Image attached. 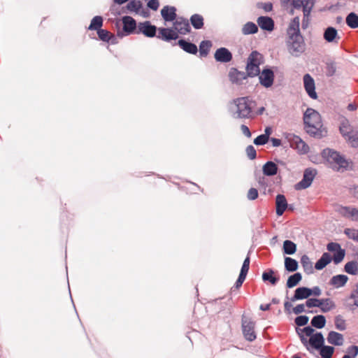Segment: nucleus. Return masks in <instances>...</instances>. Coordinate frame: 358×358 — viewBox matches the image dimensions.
I'll list each match as a JSON object with an SVG mask.
<instances>
[{
	"label": "nucleus",
	"instance_id": "052dcab7",
	"mask_svg": "<svg viewBox=\"0 0 358 358\" xmlns=\"http://www.w3.org/2000/svg\"><path fill=\"white\" fill-rule=\"evenodd\" d=\"M258 197V191L255 188H250L248 192V198L250 200H255Z\"/></svg>",
	"mask_w": 358,
	"mask_h": 358
},
{
	"label": "nucleus",
	"instance_id": "9d476101",
	"mask_svg": "<svg viewBox=\"0 0 358 358\" xmlns=\"http://www.w3.org/2000/svg\"><path fill=\"white\" fill-rule=\"evenodd\" d=\"M315 175L316 171L315 169H306L303 173V179L295 185L296 189H304L310 187Z\"/></svg>",
	"mask_w": 358,
	"mask_h": 358
},
{
	"label": "nucleus",
	"instance_id": "09e8293b",
	"mask_svg": "<svg viewBox=\"0 0 358 358\" xmlns=\"http://www.w3.org/2000/svg\"><path fill=\"white\" fill-rule=\"evenodd\" d=\"M320 349L322 358H330L334 352V348L328 345H322Z\"/></svg>",
	"mask_w": 358,
	"mask_h": 358
},
{
	"label": "nucleus",
	"instance_id": "bf43d9fd",
	"mask_svg": "<svg viewBox=\"0 0 358 358\" xmlns=\"http://www.w3.org/2000/svg\"><path fill=\"white\" fill-rule=\"evenodd\" d=\"M248 157L250 159H254L256 157V150L252 145H249L246 148Z\"/></svg>",
	"mask_w": 358,
	"mask_h": 358
},
{
	"label": "nucleus",
	"instance_id": "c9c22d12",
	"mask_svg": "<svg viewBox=\"0 0 358 358\" xmlns=\"http://www.w3.org/2000/svg\"><path fill=\"white\" fill-rule=\"evenodd\" d=\"M344 270L346 273L350 275L358 274V262L356 261H351L345 264Z\"/></svg>",
	"mask_w": 358,
	"mask_h": 358
},
{
	"label": "nucleus",
	"instance_id": "f3484780",
	"mask_svg": "<svg viewBox=\"0 0 358 358\" xmlns=\"http://www.w3.org/2000/svg\"><path fill=\"white\" fill-rule=\"evenodd\" d=\"M173 29L178 34H186L190 31V26L187 20L178 17L173 23Z\"/></svg>",
	"mask_w": 358,
	"mask_h": 358
},
{
	"label": "nucleus",
	"instance_id": "f03ea898",
	"mask_svg": "<svg viewBox=\"0 0 358 358\" xmlns=\"http://www.w3.org/2000/svg\"><path fill=\"white\" fill-rule=\"evenodd\" d=\"M322 155L329 167L335 171H344L350 166L351 162L336 151L325 149L322 151Z\"/></svg>",
	"mask_w": 358,
	"mask_h": 358
},
{
	"label": "nucleus",
	"instance_id": "37998d69",
	"mask_svg": "<svg viewBox=\"0 0 358 358\" xmlns=\"http://www.w3.org/2000/svg\"><path fill=\"white\" fill-rule=\"evenodd\" d=\"M283 250L287 255H292L296 250V245L291 241H285L283 243Z\"/></svg>",
	"mask_w": 358,
	"mask_h": 358
},
{
	"label": "nucleus",
	"instance_id": "423d86ee",
	"mask_svg": "<svg viewBox=\"0 0 358 358\" xmlns=\"http://www.w3.org/2000/svg\"><path fill=\"white\" fill-rule=\"evenodd\" d=\"M263 63V56L257 51H253L248 59L246 71L250 76H256L259 74V65Z\"/></svg>",
	"mask_w": 358,
	"mask_h": 358
},
{
	"label": "nucleus",
	"instance_id": "6e6552de",
	"mask_svg": "<svg viewBox=\"0 0 358 358\" xmlns=\"http://www.w3.org/2000/svg\"><path fill=\"white\" fill-rule=\"evenodd\" d=\"M336 211L345 218L358 222V208L354 206H338Z\"/></svg>",
	"mask_w": 358,
	"mask_h": 358
},
{
	"label": "nucleus",
	"instance_id": "c03bdc74",
	"mask_svg": "<svg viewBox=\"0 0 358 358\" xmlns=\"http://www.w3.org/2000/svg\"><path fill=\"white\" fill-rule=\"evenodd\" d=\"M103 24V19L101 16H95L89 26L90 30H99Z\"/></svg>",
	"mask_w": 358,
	"mask_h": 358
},
{
	"label": "nucleus",
	"instance_id": "b1692460",
	"mask_svg": "<svg viewBox=\"0 0 358 358\" xmlns=\"http://www.w3.org/2000/svg\"><path fill=\"white\" fill-rule=\"evenodd\" d=\"M215 59L220 62H229L232 59L231 53L225 48L217 49L215 53Z\"/></svg>",
	"mask_w": 358,
	"mask_h": 358
},
{
	"label": "nucleus",
	"instance_id": "79ce46f5",
	"mask_svg": "<svg viewBox=\"0 0 358 358\" xmlns=\"http://www.w3.org/2000/svg\"><path fill=\"white\" fill-rule=\"evenodd\" d=\"M302 277L300 273H296L289 277L287 281V286L289 288L296 286L301 280Z\"/></svg>",
	"mask_w": 358,
	"mask_h": 358
},
{
	"label": "nucleus",
	"instance_id": "bb28decb",
	"mask_svg": "<svg viewBox=\"0 0 358 358\" xmlns=\"http://www.w3.org/2000/svg\"><path fill=\"white\" fill-rule=\"evenodd\" d=\"M324 38L329 43H338L339 36L337 30L332 27L327 28L324 33Z\"/></svg>",
	"mask_w": 358,
	"mask_h": 358
},
{
	"label": "nucleus",
	"instance_id": "c85d7f7f",
	"mask_svg": "<svg viewBox=\"0 0 358 358\" xmlns=\"http://www.w3.org/2000/svg\"><path fill=\"white\" fill-rule=\"evenodd\" d=\"M327 341L334 345H342L344 339L341 334L336 331H330L327 336Z\"/></svg>",
	"mask_w": 358,
	"mask_h": 358
},
{
	"label": "nucleus",
	"instance_id": "774afa93",
	"mask_svg": "<svg viewBox=\"0 0 358 358\" xmlns=\"http://www.w3.org/2000/svg\"><path fill=\"white\" fill-rule=\"evenodd\" d=\"M245 280V278L239 275L238 278L237 279V280L235 283L236 287L239 288L242 285V284L243 283Z\"/></svg>",
	"mask_w": 358,
	"mask_h": 358
},
{
	"label": "nucleus",
	"instance_id": "0e129e2a",
	"mask_svg": "<svg viewBox=\"0 0 358 358\" xmlns=\"http://www.w3.org/2000/svg\"><path fill=\"white\" fill-rule=\"evenodd\" d=\"M305 310V306L303 304H299L293 308V312L296 315L303 313Z\"/></svg>",
	"mask_w": 358,
	"mask_h": 358
},
{
	"label": "nucleus",
	"instance_id": "de8ad7c7",
	"mask_svg": "<svg viewBox=\"0 0 358 358\" xmlns=\"http://www.w3.org/2000/svg\"><path fill=\"white\" fill-rule=\"evenodd\" d=\"M345 139L348 141V143L352 147H357L358 146V131L354 130L350 134L345 137Z\"/></svg>",
	"mask_w": 358,
	"mask_h": 358
},
{
	"label": "nucleus",
	"instance_id": "a18cd8bd",
	"mask_svg": "<svg viewBox=\"0 0 358 358\" xmlns=\"http://www.w3.org/2000/svg\"><path fill=\"white\" fill-rule=\"evenodd\" d=\"M346 23L352 29L358 27V15L354 13H350L346 17Z\"/></svg>",
	"mask_w": 358,
	"mask_h": 358
},
{
	"label": "nucleus",
	"instance_id": "e433bc0d",
	"mask_svg": "<svg viewBox=\"0 0 358 358\" xmlns=\"http://www.w3.org/2000/svg\"><path fill=\"white\" fill-rule=\"evenodd\" d=\"M326 319L324 315H318L314 316L311 320V324L317 329H322L325 326Z\"/></svg>",
	"mask_w": 358,
	"mask_h": 358
},
{
	"label": "nucleus",
	"instance_id": "9b49d317",
	"mask_svg": "<svg viewBox=\"0 0 358 358\" xmlns=\"http://www.w3.org/2000/svg\"><path fill=\"white\" fill-rule=\"evenodd\" d=\"M315 0H292V5L294 8H303L304 17H308L313 9Z\"/></svg>",
	"mask_w": 358,
	"mask_h": 358
},
{
	"label": "nucleus",
	"instance_id": "3c124183",
	"mask_svg": "<svg viewBox=\"0 0 358 358\" xmlns=\"http://www.w3.org/2000/svg\"><path fill=\"white\" fill-rule=\"evenodd\" d=\"M203 17L197 14L193 15L191 17L192 24L195 29H200L202 27L203 24Z\"/></svg>",
	"mask_w": 358,
	"mask_h": 358
},
{
	"label": "nucleus",
	"instance_id": "a19ab883",
	"mask_svg": "<svg viewBox=\"0 0 358 358\" xmlns=\"http://www.w3.org/2000/svg\"><path fill=\"white\" fill-rule=\"evenodd\" d=\"M257 31V26L251 22H247L242 28V32L245 35L255 34Z\"/></svg>",
	"mask_w": 358,
	"mask_h": 358
},
{
	"label": "nucleus",
	"instance_id": "49530a36",
	"mask_svg": "<svg viewBox=\"0 0 358 358\" xmlns=\"http://www.w3.org/2000/svg\"><path fill=\"white\" fill-rule=\"evenodd\" d=\"M335 327L339 331H344L346 329V322L343 317L338 315L334 318Z\"/></svg>",
	"mask_w": 358,
	"mask_h": 358
},
{
	"label": "nucleus",
	"instance_id": "473e14b6",
	"mask_svg": "<svg viewBox=\"0 0 358 358\" xmlns=\"http://www.w3.org/2000/svg\"><path fill=\"white\" fill-rule=\"evenodd\" d=\"M180 47L185 52L191 54H196L197 52V47L196 45L187 42L184 40H180L178 41Z\"/></svg>",
	"mask_w": 358,
	"mask_h": 358
},
{
	"label": "nucleus",
	"instance_id": "aec40b11",
	"mask_svg": "<svg viewBox=\"0 0 358 358\" xmlns=\"http://www.w3.org/2000/svg\"><path fill=\"white\" fill-rule=\"evenodd\" d=\"M229 77L230 81L237 85L243 84V81L247 78V76L244 72L238 71L235 69H231Z\"/></svg>",
	"mask_w": 358,
	"mask_h": 358
},
{
	"label": "nucleus",
	"instance_id": "2eb2a0df",
	"mask_svg": "<svg viewBox=\"0 0 358 358\" xmlns=\"http://www.w3.org/2000/svg\"><path fill=\"white\" fill-rule=\"evenodd\" d=\"M157 28L152 25L150 22H140L138 24L136 34H143L147 37H153L155 36Z\"/></svg>",
	"mask_w": 358,
	"mask_h": 358
},
{
	"label": "nucleus",
	"instance_id": "a878e982",
	"mask_svg": "<svg viewBox=\"0 0 358 358\" xmlns=\"http://www.w3.org/2000/svg\"><path fill=\"white\" fill-rule=\"evenodd\" d=\"M176 9L173 6H164L162 10L161 14L163 19L166 22H171L176 20Z\"/></svg>",
	"mask_w": 358,
	"mask_h": 358
},
{
	"label": "nucleus",
	"instance_id": "c756f323",
	"mask_svg": "<svg viewBox=\"0 0 358 358\" xmlns=\"http://www.w3.org/2000/svg\"><path fill=\"white\" fill-rule=\"evenodd\" d=\"M332 260V257L327 252H324L322 257L318 259L315 265L317 270H322Z\"/></svg>",
	"mask_w": 358,
	"mask_h": 358
},
{
	"label": "nucleus",
	"instance_id": "603ef678",
	"mask_svg": "<svg viewBox=\"0 0 358 358\" xmlns=\"http://www.w3.org/2000/svg\"><path fill=\"white\" fill-rule=\"evenodd\" d=\"M344 234L350 239L357 241L358 238V229L354 228H347L344 230Z\"/></svg>",
	"mask_w": 358,
	"mask_h": 358
},
{
	"label": "nucleus",
	"instance_id": "6e6d98bb",
	"mask_svg": "<svg viewBox=\"0 0 358 358\" xmlns=\"http://www.w3.org/2000/svg\"><path fill=\"white\" fill-rule=\"evenodd\" d=\"M319 304H320V299H317V298L308 299L306 302V306L309 308H319Z\"/></svg>",
	"mask_w": 358,
	"mask_h": 358
},
{
	"label": "nucleus",
	"instance_id": "20e7f679",
	"mask_svg": "<svg viewBox=\"0 0 358 358\" xmlns=\"http://www.w3.org/2000/svg\"><path fill=\"white\" fill-rule=\"evenodd\" d=\"M252 108V101L248 97H241L234 101L231 110L236 118H250Z\"/></svg>",
	"mask_w": 358,
	"mask_h": 358
},
{
	"label": "nucleus",
	"instance_id": "1a4fd4ad",
	"mask_svg": "<svg viewBox=\"0 0 358 358\" xmlns=\"http://www.w3.org/2000/svg\"><path fill=\"white\" fill-rule=\"evenodd\" d=\"M343 305L350 310H354L358 308V282L350 295L343 299Z\"/></svg>",
	"mask_w": 358,
	"mask_h": 358
},
{
	"label": "nucleus",
	"instance_id": "ddd939ff",
	"mask_svg": "<svg viewBox=\"0 0 358 358\" xmlns=\"http://www.w3.org/2000/svg\"><path fill=\"white\" fill-rule=\"evenodd\" d=\"M243 333L245 338L249 341H252L256 338V334L255 332V322L249 320H243L242 322Z\"/></svg>",
	"mask_w": 358,
	"mask_h": 358
},
{
	"label": "nucleus",
	"instance_id": "5701e85b",
	"mask_svg": "<svg viewBox=\"0 0 358 358\" xmlns=\"http://www.w3.org/2000/svg\"><path fill=\"white\" fill-rule=\"evenodd\" d=\"M348 280V277L345 275H336L330 279L329 285L335 289H339L345 286Z\"/></svg>",
	"mask_w": 358,
	"mask_h": 358
},
{
	"label": "nucleus",
	"instance_id": "f257e3e1",
	"mask_svg": "<svg viewBox=\"0 0 358 358\" xmlns=\"http://www.w3.org/2000/svg\"><path fill=\"white\" fill-rule=\"evenodd\" d=\"M303 120L307 133L313 136H322V122L318 112L313 108H308L304 113Z\"/></svg>",
	"mask_w": 358,
	"mask_h": 358
},
{
	"label": "nucleus",
	"instance_id": "8fccbe9b",
	"mask_svg": "<svg viewBox=\"0 0 358 358\" xmlns=\"http://www.w3.org/2000/svg\"><path fill=\"white\" fill-rule=\"evenodd\" d=\"M211 42L209 41H203L199 45V52L201 56H206L211 48Z\"/></svg>",
	"mask_w": 358,
	"mask_h": 358
},
{
	"label": "nucleus",
	"instance_id": "dca6fc26",
	"mask_svg": "<svg viewBox=\"0 0 358 358\" xmlns=\"http://www.w3.org/2000/svg\"><path fill=\"white\" fill-rule=\"evenodd\" d=\"M303 80L304 88L308 96L311 99H316L317 95L315 92V85L313 78L309 74H306L303 76Z\"/></svg>",
	"mask_w": 358,
	"mask_h": 358
},
{
	"label": "nucleus",
	"instance_id": "4be33fe9",
	"mask_svg": "<svg viewBox=\"0 0 358 358\" xmlns=\"http://www.w3.org/2000/svg\"><path fill=\"white\" fill-rule=\"evenodd\" d=\"M336 308V303L331 298L320 299L319 308L322 313H328L335 310Z\"/></svg>",
	"mask_w": 358,
	"mask_h": 358
},
{
	"label": "nucleus",
	"instance_id": "393cba45",
	"mask_svg": "<svg viewBox=\"0 0 358 358\" xmlns=\"http://www.w3.org/2000/svg\"><path fill=\"white\" fill-rule=\"evenodd\" d=\"M276 214L281 216L287 208V202L285 196L278 194L275 199Z\"/></svg>",
	"mask_w": 358,
	"mask_h": 358
},
{
	"label": "nucleus",
	"instance_id": "58836bf2",
	"mask_svg": "<svg viewBox=\"0 0 358 358\" xmlns=\"http://www.w3.org/2000/svg\"><path fill=\"white\" fill-rule=\"evenodd\" d=\"M301 265L305 271L308 273H310L313 271V263L310 258L307 255H303L301 258Z\"/></svg>",
	"mask_w": 358,
	"mask_h": 358
},
{
	"label": "nucleus",
	"instance_id": "4d7b16f0",
	"mask_svg": "<svg viewBox=\"0 0 358 358\" xmlns=\"http://www.w3.org/2000/svg\"><path fill=\"white\" fill-rule=\"evenodd\" d=\"M268 139L266 135L262 134L258 136L255 140L254 143L257 145H265L268 141Z\"/></svg>",
	"mask_w": 358,
	"mask_h": 358
},
{
	"label": "nucleus",
	"instance_id": "0eeeda50",
	"mask_svg": "<svg viewBox=\"0 0 358 358\" xmlns=\"http://www.w3.org/2000/svg\"><path fill=\"white\" fill-rule=\"evenodd\" d=\"M285 138L289 143V146L299 155H305L309 152V146L299 136L287 133Z\"/></svg>",
	"mask_w": 358,
	"mask_h": 358
},
{
	"label": "nucleus",
	"instance_id": "e2e57ef3",
	"mask_svg": "<svg viewBox=\"0 0 358 358\" xmlns=\"http://www.w3.org/2000/svg\"><path fill=\"white\" fill-rule=\"evenodd\" d=\"M159 0H150L148 3V6L153 10H157L159 8Z\"/></svg>",
	"mask_w": 358,
	"mask_h": 358
},
{
	"label": "nucleus",
	"instance_id": "4c0bfd02",
	"mask_svg": "<svg viewBox=\"0 0 358 358\" xmlns=\"http://www.w3.org/2000/svg\"><path fill=\"white\" fill-rule=\"evenodd\" d=\"M285 267L287 271L294 272L298 268V262L291 257H285Z\"/></svg>",
	"mask_w": 358,
	"mask_h": 358
},
{
	"label": "nucleus",
	"instance_id": "ea45409f",
	"mask_svg": "<svg viewBox=\"0 0 358 358\" xmlns=\"http://www.w3.org/2000/svg\"><path fill=\"white\" fill-rule=\"evenodd\" d=\"M262 280L264 282L268 281L273 285H275L278 281V278L274 275V271L273 270L264 272L262 274Z\"/></svg>",
	"mask_w": 358,
	"mask_h": 358
},
{
	"label": "nucleus",
	"instance_id": "7c9ffc66",
	"mask_svg": "<svg viewBox=\"0 0 358 358\" xmlns=\"http://www.w3.org/2000/svg\"><path fill=\"white\" fill-rule=\"evenodd\" d=\"M299 22L300 20L299 17H294L289 23L287 34L288 36H293L296 34H301L299 31Z\"/></svg>",
	"mask_w": 358,
	"mask_h": 358
},
{
	"label": "nucleus",
	"instance_id": "4468645a",
	"mask_svg": "<svg viewBox=\"0 0 358 358\" xmlns=\"http://www.w3.org/2000/svg\"><path fill=\"white\" fill-rule=\"evenodd\" d=\"M259 79L260 84L264 87L268 88L272 86L274 80V73L268 69H264L259 72Z\"/></svg>",
	"mask_w": 358,
	"mask_h": 358
},
{
	"label": "nucleus",
	"instance_id": "69168bd1",
	"mask_svg": "<svg viewBox=\"0 0 358 358\" xmlns=\"http://www.w3.org/2000/svg\"><path fill=\"white\" fill-rule=\"evenodd\" d=\"M322 294V290L319 287H314L310 289V296L313 295L315 296H319Z\"/></svg>",
	"mask_w": 358,
	"mask_h": 358
},
{
	"label": "nucleus",
	"instance_id": "f8f14e48",
	"mask_svg": "<svg viewBox=\"0 0 358 358\" xmlns=\"http://www.w3.org/2000/svg\"><path fill=\"white\" fill-rule=\"evenodd\" d=\"M327 250L334 253L332 260L335 264H339L344 259L345 252L337 243H330L327 245Z\"/></svg>",
	"mask_w": 358,
	"mask_h": 358
},
{
	"label": "nucleus",
	"instance_id": "338daca9",
	"mask_svg": "<svg viewBox=\"0 0 358 358\" xmlns=\"http://www.w3.org/2000/svg\"><path fill=\"white\" fill-rule=\"evenodd\" d=\"M241 129L242 133L246 136L247 137L250 138L251 136V132L249 129V128L246 125H241Z\"/></svg>",
	"mask_w": 358,
	"mask_h": 358
},
{
	"label": "nucleus",
	"instance_id": "cd10ccee",
	"mask_svg": "<svg viewBox=\"0 0 358 358\" xmlns=\"http://www.w3.org/2000/svg\"><path fill=\"white\" fill-rule=\"evenodd\" d=\"M310 296V288H308L306 287H298L294 292V295L292 297V301L308 299Z\"/></svg>",
	"mask_w": 358,
	"mask_h": 358
},
{
	"label": "nucleus",
	"instance_id": "39448f33",
	"mask_svg": "<svg viewBox=\"0 0 358 358\" xmlns=\"http://www.w3.org/2000/svg\"><path fill=\"white\" fill-rule=\"evenodd\" d=\"M287 46L289 52L294 57L301 55L306 49V45L301 34L288 36Z\"/></svg>",
	"mask_w": 358,
	"mask_h": 358
},
{
	"label": "nucleus",
	"instance_id": "412c9836",
	"mask_svg": "<svg viewBox=\"0 0 358 358\" xmlns=\"http://www.w3.org/2000/svg\"><path fill=\"white\" fill-rule=\"evenodd\" d=\"M257 22L259 27L264 31L271 32L274 29V21L270 17H259Z\"/></svg>",
	"mask_w": 358,
	"mask_h": 358
},
{
	"label": "nucleus",
	"instance_id": "2f4dec72",
	"mask_svg": "<svg viewBox=\"0 0 358 358\" xmlns=\"http://www.w3.org/2000/svg\"><path fill=\"white\" fill-rule=\"evenodd\" d=\"M262 171L264 175L272 176L277 173L278 166L274 162H268L263 166Z\"/></svg>",
	"mask_w": 358,
	"mask_h": 358
},
{
	"label": "nucleus",
	"instance_id": "13d9d810",
	"mask_svg": "<svg viewBox=\"0 0 358 358\" xmlns=\"http://www.w3.org/2000/svg\"><path fill=\"white\" fill-rule=\"evenodd\" d=\"M308 317L306 315L298 316L295 319V323L298 326H304L308 323Z\"/></svg>",
	"mask_w": 358,
	"mask_h": 358
},
{
	"label": "nucleus",
	"instance_id": "680f3d73",
	"mask_svg": "<svg viewBox=\"0 0 358 358\" xmlns=\"http://www.w3.org/2000/svg\"><path fill=\"white\" fill-rule=\"evenodd\" d=\"M348 353L351 357L355 358L358 355V347L352 345L348 348Z\"/></svg>",
	"mask_w": 358,
	"mask_h": 358
},
{
	"label": "nucleus",
	"instance_id": "864d4df0",
	"mask_svg": "<svg viewBox=\"0 0 358 358\" xmlns=\"http://www.w3.org/2000/svg\"><path fill=\"white\" fill-rule=\"evenodd\" d=\"M250 266V258L247 257L243 262L239 275L246 278Z\"/></svg>",
	"mask_w": 358,
	"mask_h": 358
},
{
	"label": "nucleus",
	"instance_id": "f704fd0d",
	"mask_svg": "<svg viewBox=\"0 0 358 358\" xmlns=\"http://www.w3.org/2000/svg\"><path fill=\"white\" fill-rule=\"evenodd\" d=\"M129 11L136 13L137 14H142V3L138 0H132L127 6Z\"/></svg>",
	"mask_w": 358,
	"mask_h": 358
},
{
	"label": "nucleus",
	"instance_id": "7ed1b4c3",
	"mask_svg": "<svg viewBox=\"0 0 358 358\" xmlns=\"http://www.w3.org/2000/svg\"><path fill=\"white\" fill-rule=\"evenodd\" d=\"M299 333L302 343L306 347L308 351L311 348L319 350L324 343V338L321 333L313 334L314 329L310 327H304Z\"/></svg>",
	"mask_w": 358,
	"mask_h": 358
},
{
	"label": "nucleus",
	"instance_id": "a211bd4d",
	"mask_svg": "<svg viewBox=\"0 0 358 358\" xmlns=\"http://www.w3.org/2000/svg\"><path fill=\"white\" fill-rule=\"evenodd\" d=\"M157 37L165 41H170L177 39L178 35L174 29L159 28Z\"/></svg>",
	"mask_w": 358,
	"mask_h": 358
},
{
	"label": "nucleus",
	"instance_id": "72a5a7b5",
	"mask_svg": "<svg viewBox=\"0 0 358 358\" xmlns=\"http://www.w3.org/2000/svg\"><path fill=\"white\" fill-rule=\"evenodd\" d=\"M339 129L340 132L341 133L342 136L344 138L348 137L350 134V133L354 131V129H352L351 126L350 125L348 120L345 119H343L341 122Z\"/></svg>",
	"mask_w": 358,
	"mask_h": 358
},
{
	"label": "nucleus",
	"instance_id": "5fc2aeb1",
	"mask_svg": "<svg viewBox=\"0 0 358 358\" xmlns=\"http://www.w3.org/2000/svg\"><path fill=\"white\" fill-rule=\"evenodd\" d=\"M97 34L99 38L103 41H108L110 39V33L105 29L98 30Z\"/></svg>",
	"mask_w": 358,
	"mask_h": 358
},
{
	"label": "nucleus",
	"instance_id": "6ab92c4d",
	"mask_svg": "<svg viewBox=\"0 0 358 358\" xmlns=\"http://www.w3.org/2000/svg\"><path fill=\"white\" fill-rule=\"evenodd\" d=\"M122 21L123 24V31L126 33V35L136 32L138 25L134 18L130 16H124L122 17Z\"/></svg>",
	"mask_w": 358,
	"mask_h": 358
}]
</instances>
